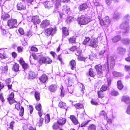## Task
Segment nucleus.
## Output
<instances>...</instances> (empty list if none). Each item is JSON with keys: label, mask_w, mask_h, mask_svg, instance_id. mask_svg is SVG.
Returning <instances> with one entry per match:
<instances>
[{"label": "nucleus", "mask_w": 130, "mask_h": 130, "mask_svg": "<svg viewBox=\"0 0 130 130\" xmlns=\"http://www.w3.org/2000/svg\"><path fill=\"white\" fill-rule=\"evenodd\" d=\"M107 60V66L104 65L102 67L101 65L99 64L95 66V69L96 70L98 74L100 75V76L102 75L103 71L105 70H108L109 67L111 69H112L114 66L115 61L113 57L111 56L109 57H108Z\"/></svg>", "instance_id": "nucleus-1"}, {"label": "nucleus", "mask_w": 130, "mask_h": 130, "mask_svg": "<svg viewBox=\"0 0 130 130\" xmlns=\"http://www.w3.org/2000/svg\"><path fill=\"white\" fill-rule=\"evenodd\" d=\"M77 20L78 23L80 25H84L90 22V19L89 17H86L84 15H82L78 18Z\"/></svg>", "instance_id": "nucleus-2"}, {"label": "nucleus", "mask_w": 130, "mask_h": 130, "mask_svg": "<svg viewBox=\"0 0 130 130\" xmlns=\"http://www.w3.org/2000/svg\"><path fill=\"white\" fill-rule=\"evenodd\" d=\"M129 22L128 21H124L121 24L120 28L124 30L122 34L123 35H127V34L129 33Z\"/></svg>", "instance_id": "nucleus-3"}, {"label": "nucleus", "mask_w": 130, "mask_h": 130, "mask_svg": "<svg viewBox=\"0 0 130 130\" xmlns=\"http://www.w3.org/2000/svg\"><path fill=\"white\" fill-rule=\"evenodd\" d=\"M8 25L10 28L16 27L18 25L17 20L16 19H11L8 21Z\"/></svg>", "instance_id": "nucleus-4"}, {"label": "nucleus", "mask_w": 130, "mask_h": 130, "mask_svg": "<svg viewBox=\"0 0 130 130\" xmlns=\"http://www.w3.org/2000/svg\"><path fill=\"white\" fill-rule=\"evenodd\" d=\"M52 61V60L49 58L42 57L39 59V62L40 64H41L43 63L48 64L51 63Z\"/></svg>", "instance_id": "nucleus-5"}, {"label": "nucleus", "mask_w": 130, "mask_h": 130, "mask_svg": "<svg viewBox=\"0 0 130 130\" xmlns=\"http://www.w3.org/2000/svg\"><path fill=\"white\" fill-rule=\"evenodd\" d=\"M100 20V24L101 25H106L108 26L110 23V21L108 17H106L103 19H100L99 18Z\"/></svg>", "instance_id": "nucleus-6"}, {"label": "nucleus", "mask_w": 130, "mask_h": 130, "mask_svg": "<svg viewBox=\"0 0 130 130\" xmlns=\"http://www.w3.org/2000/svg\"><path fill=\"white\" fill-rule=\"evenodd\" d=\"M56 32L55 29H53L52 28H50L45 29V34L47 36H49L50 35H52L55 33Z\"/></svg>", "instance_id": "nucleus-7"}, {"label": "nucleus", "mask_w": 130, "mask_h": 130, "mask_svg": "<svg viewBox=\"0 0 130 130\" xmlns=\"http://www.w3.org/2000/svg\"><path fill=\"white\" fill-rule=\"evenodd\" d=\"M20 103H17L15 106V108L18 110H19L20 109V115L21 116H22L23 115L24 109L23 107L22 106L20 108Z\"/></svg>", "instance_id": "nucleus-8"}, {"label": "nucleus", "mask_w": 130, "mask_h": 130, "mask_svg": "<svg viewBox=\"0 0 130 130\" xmlns=\"http://www.w3.org/2000/svg\"><path fill=\"white\" fill-rule=\"evenodd\" d=\"M32 22L35 25H37L40 23L41 20L39 17L38 16H35L32 17Z\"/></svg>", "instance_id": "nucleus-9"}, {"label": "nucleus", "mask_w": 130, "mask_h": 130, "mask_svg": "<svg viewBox=\"0 0 130 130\" xmlns=\"http://www.w3.org/2000/svg\"><path fill=\"white\" fill-rule=\"evenodd\" d=\"M50 21L47 20H45L42 22L40 24V27L42 28H45L50 25Z\"/></svg>", "instance_id": "nucleus-10"}, {"label": "nucleus", "mask_w": 130, "mask_h": 130, "mask_svg": "<svg viewBox=\"0 0 130 130\" xmlns=\"http://www.w3.org/2000/svg\"><path fill=\"white\" fill-rule=\"evenodd\" d=\"M98 43L97 39H93L90 40L89 45L92 47L95 48L97 47Z\"/></svg>", "instance_id": "nucleus-11"}, {"label": "nucleus", "mask_w": 130, "mask_h": 130, "mask_svg": "<svg viewBox=\"0 0 130 130\" xmlns=\"http://www.w3.org/2000/svg\"><path fill=\"white\" fill-rule=\"evenodd\" d=\"M40 82L43 83L47 82L48 79L47 76L45 74H43L39 78Z\"/></svg>", "instance_id": "nucleus-12"}, {"label": "nucleus", "mask_w": 130, "mask_h": 130, "mask_svg": "<svg viewBox=\"0 0 130 130\" xmlns=\"http://www.w3.org/2000/svg\"><path fill=\"white\" fill-rule=\"evenodd\" d=\"M88 6L87 3H84L80 5L78 7V9L79 11H84L88 8Z\"/></svg>", "instance_id": "nucleus-13"}, {"label": "nucleus", "mask_w": 130, "mask_h": 130, "mask_svg": "<svg viewBox=\"0 0 130 130\" xmlns=\"http://www.w3.org/2000/svg\"><path fill=\"white\" fill-rule=\"evenodd\" d=\"M53 4L52 1H47L44 3V5L46 8L49 9L53 7Z\"/></svg>", "instance_id": "nucleus-14"}, {"label": "nucleus", "mask_w": 130, "mask_h": 130, "mask_svg": "<svg viewBox=\"0 0 130 130\" xmlns=\"http://www.w3.org/2000/svg\"><path fill=\"white\" fill-rule=\"evenodd\" d=\"M19 62L20 64L22 65L23 68L24 69H27L28 67V65L26 63L24 62V61L23 59L21 58L19 60Z\"/></svg>", "instance_id": "nucleus-15"}, {"label": "nucleus", "mask_w": 130, "mask_h": 130, "mask_svg": "<svg viewBox=\"0 0 130 130\" xmlns=\"http://www.w3.org/2000/svg\"><path fill=\"white\" fill-rule=\"evenodd\" d=\"M117 51L120 54L123 55L125 53L126 50L125 48L122 47H119L118 48Z\"/></svg>", "instance_id": "nucleus-16"}, {"label": "nucleus", "mask_w": 130, "mask_h": 130, "mask_svg": "<svg viewBox=\"0 0 130 130\" xmlns=\"http://www.w3.org/2000/svg\"><path fill=\"white\" fill-rule=\"evenodd\" d=\"M122 101L124 102L126 104H128L130 102V99L127 96H124L122 98Z\"/></svg>", "instance_id": "nucleus-17"}, {"label": "nucleus", "mask_w": 130, "mask_h": 130, "mask_svg": "<svg viewBox=\"0 0 130 130\" xmlns=\"http://www.w3.org/2000/svg\"><path fill=\"white\" fill-rule=\"evenodd\" d=\"M56 1V9H58V11L60 12H62L61 10L59 9L60 6V0H52V1Z\"/></svg>", "instance_id": "nucleus-18"}, {"label": "nucleus", "mask_w": 130, "mask_h": 130, "mask_svg": "<svg viewBox=\"0 0 130 130\" xmlns=\"http://www.w3.org/2000/svg\"><path fill=\"white\" fill-rule=\"evenodd\" d=\"M57 122L59 125H63L66 122V120L65 118H61L57 121Z\"/></svg>", "instance_id": "nucleus-19"}, {"label": "nucleus", "mask_w": 130, "mask_h": 130, "mask_svg": "<svg viewBox=\"0 0 130 130\" xmlns=\"http://www.w3.org/2000/svg\"><path fill=\"white\" fill-rule=\"evenodd\" d=\"M29 78L33 79L35 78L37 76L36 73L34 71H30L29 73Z\"/></svg>", "instance_id": "nucleus-20"}, {"label": "nucleus", "mask_w": 130, "mask_h": 130, "mask_svg": "<svg viewBox=\"0 0 130 130\" xmlns=\"http://www.w3.org/2000/svg\"><path fill=\"white\" fill-rule=\"evenodd\" d=\"M17 7L18 10H19L25 9H26L25 6L24 5H23L21 3H18V4Z\"/></svg>", "instance_id": "nucleus-21"}, {"label": "nucleus", "mask_w": 130, "mask_h": 130, "mask_svg": "<svg viewBox=\"0 0 130 130\" xmlns=\"http://www.w3.org/2000/svg\"><path fill=\"white\" fill-rule=\"evenodd\" d=\"M63 11V13H66L67 14L68 12L70 10V8L67 5H64L63 6V8L62 9Z\"/></svg>", "instance_id": "nucleus-22"}, {"label": "nucleus", "mask_w": 130, "mask_h": 130, "mask_svg": "<svg viewBox=\"0 0 130 130\" xmlns=\"http://www.w3.org/2000/svg\"><path fill=\"white\" fill-rule=\"evenodd\" d=\"M70 65L72 70H74L76 68V62L75 60H72L70 62Z\"/></svg>", "instance_id": "nucleus-23"}, {"label": "nucleus", "mask_w": 130, "mask_h": 130, "mask_svg": "<svg viewBox=\"0 0 130 130\" xmlns=\"http://www.w3.org/2000/svg\"><path fill=\"white\" fill-rule=\"evenodd\" d=\"M70 118L74 124L76 125L78 123V121L74 116L71 115Z\"/></svg>", "instance_id": "nucleus-24"}, {"label": "nucleus", "mask_w": 130, "mask_h": 130, "mask_svg": "<svg viewBox=\"0 0 130 130\" xmlns=\"http://www.w3.org/2000/svg\"><path fill=\"white\" fill-rule=\"evenodd\" d=\"M117 85L118 88L120 90L122 89L124 87L122 83L120 80H119L117 81Z\"/></svg>", "instance_id": "nucleus-25"}, {"label": "nucleus", "mask_w": 130, "mask_h": 130, "mask_svg": "<svg viewBox=\"0 0 130 130\" xmlns=\"http://www.w3.org/2000/svg\"><path fill=\"white\" fill-rule=\"evenodd\" d=\"M10 15L7 13L2 14L1 18L4 21L6 20L7 19L10 17Z\"/></svg>", "instance_id": "nucleus-26"}, {"label": "nucleus", "mask_w": 130, "mask_h": 130, "mask_svg": "<svg viewBox=\"0 0 130 130\" xmlns=\"http://www.w3.org/2000/svg\"><path fill=\"white\" fill-rule=\"evenodd\" d=\"M121 38L120 36L118 35L112 38L111 39V40L112 42H116L120 40Z\"/></svg>", "instance_id": "nucleus-27"}, {"label": "nucleus", "mask_w": 130, "mask_h": 130, "mask_svg": "<svg viewBox=\"0 0 130 130\" xmlns=\"http://www.w3.org/2000/svg\"><path fill=\"white\" fill-rule=\"evenodd\" d=\"M62 32L63 35L65 36H67L69 35L68 30L65 27L62 28Z\"/></svg>", "instance_id": "nucleus-28"}, {"label": "nucleus", "mask_w": 130, "mask_h": 130, "mask_svg": "<svg viewBox=\"0 0 130 130\" xmlns=\"http://www.w3.org/2000/svg\"><path fill=\"white\" fill-rule=\"evenodd\" d=\"M56 86L55 85H52L49 87V89L51 92H54L56 90Z\"/></svg>", "instance_id": "nucleus-29"}, {"label": "nucleus", "mask_w": 130, "mask_h": 130, "mask_svg": "<svg viewBox=\"0 0 130 130\" xmlns=\"http://www.w3.org/2000/svg\"><path fill=\"white\" fill-rule=\"evenodd\" d=\"M96 126L93 124L89 125L88 127V130H96Z\"/></svg>", "instance_id": "nucleus-30"}, {"label": "nucleus", "mask_w": 130, "mask_h": 130, "mask_svg": "<svg viewBox=\"0 0 130 130\" xmlns=\"http://www.w3.org/2000/svg\"><path fill=\"white\" fill-rule=\"evenodd\" d=\"M19 64L17 63H15L13 66L12 69L15 72L18 71L19 70Z\"/></svg>", "instance_id": "nucleus-31"}, {"label": "nucleus", "mask_w": 130, "mask_h": 130, "mask_svg": "<svg viewBox=\"0 0 130 130\" xmlns=\"http://www.w3.org/2000/svg\"><path fill=\"white\" fill-rule=\"evenodd\" d=\"M59 106L61 108L65 109H66L67 108L66 104L62 102H61L59 103Z\"/></svg>", "instance_id": "nucleus-32"}, {"label": "nucleus", "mask_w": 130, "mask_h": 130, "mask_svg": "<svg viewBox=\"0 0 130 130\" xmlns=\"http://www.w3.org/2000/svg\"><path fill=\"white\" fill-rule=\"evenodd\" d=\"M122 42L125 44H128L130 43V40L128 38H124L122 40Z\"/></svg>", "instance_id": "nucleus-33"}, {"label": "nucleus", "mask_w": 130, "mask_h": 130, "mask_svg": "<svg viewBox=\"0 0 130 130\" xmlns=\"http://www.w3.org/2000/svg\"><path fill=\"white\" fill-rule=\"evenodd\" d=\"M74 106L76 109H81L83 107V105L80 103H77L74 105Z\"/></svg>", "instance_id": "nucleus-34"}, {"label": "nucleus", "mask_w": 130, "mask_h": 130, "mask_svg": "<svg viewBox=\"0 0 130 130\" xmlns=\"http://www.w3.org/2000/svg\"><path fill=\"white\" fill-rule=\"evenodd\" d=\"M112 74L113 76L115 77L120 76L122 75L121 73L115 71H113L112 73Z\"/></svg>", "instance_id": "nucleus-35"}, {"label": "nucleus", "mask_w": 130, "mask_h": 130, "mask_svg": "<svg viewBox=\"0 0 130 130\" xmlns=\"http://www.w3.org/2000/svg\"><path fill=\"white\" fill-rule=\"evenodd\" d=\"M1 69L3 73H6L8 70V67L7 66H6L4 67H2Z\"/></svg>", "instance_id": "nucleus-36"}, {"label": "nucleus", "mask_w": 130, "mask_h": 130, "mask_svg": "<svg viewBox=\"0 0 130 130\" xmlns=\"http://www.w3.org/2000/svg\"><path fill=\"white\" fill-rule=\"evenodd\" d=\"M50 115L47 114L45 116V123L46 124L48 123L50 121Z\"/></svg>", "instance_id": "nucleus-37"}, {"label": "nucleus", "mask_w": 130, "mask_h": 130, "mask_svg": "<svg viewBox=\"0 0 130 130\" xmlns=\"http://www.w3.org/2000/svg\"><path fill=\"white\" fill-rule=\"evenodd\" d=\"M101 91H98V94L99 98H102L104 96V94Z\"/></svg>", "instance_id": "nucleus-38"}, {"label": "nucleus", "mask_w": 130, "mask_h": 130, "mask_svg": "<svg viewBox=\"0 0 130 130\" xmlns=\"http://www.w3.org/2000/svg\"><path fill=\"white\" fill-rule=\"evenodd\" d=\"M89 75L91 77H94L95 75V72L93 71L92 69H90L89 70Z\"/></svg>", "instance_id": "nucleus-39"}, {"label": "nucleus", "mask_w": 130, "mask_h": 130, "mask_svg": "<svg viewBox=\"0 0 130 130\" xmlns=\"http://www.w3.org/2000/svg\"><path fill=\"white\" fill-rule=\"evenodd\" d=\"M40 94L37 91L36 92L35 94V98L37 101H39L40 100Z\"/></svg>", "instance_id": "nucleus-40"}, {"label": "nucleus", "mask_w": 130, "mask_h": 130, "mask_svg": "<svg viewBox=\"0 0 130 130\" xmlns=\"http://www.w3.org/2000/svg\"><path fill=\"white\" fill-rule=\"evenodd\" d=\"M107 87L105 85H102L100 88V90L102 91H104L107 90Z\"/></svg>", "instance_id": "nucleus-41"}, {"label": "nucleus", "mask_w": 130, "mask_h": 130, "mask_svg": "<svg viewBox=\"0 0 130 130\" xmlns=\"http://www.w3.org/2000/svg\"><path fill=\"white\" fill-rule=\"evenodd\" d=\"M80 90L81 91L82 94H83L84 93V91L85 90V88L84 86L82 84H81L80 85Z\"/></svg>", "instance_id": "nucleus-42"}, {"label": "nucleus", "mask_w": 130, "mask_h": 130, "mask_svg": "<svg viewBox=\"0 0 130 130\" xmlns=\"http://www.w3.org/2000/svg\"><path fill=\"white\" fill-rule=\"evenodd\" d=\"M73 77H69L68 79V81H69L70 82H73L75 78V76L74 74H73Z\"/></svg>", "instance_id": "nucleus-43"}, {"label": "nucleus", "mask_w": 130, "mask_h": 130, "mask_svg": "<svg viewBox=\"0 0 130 130\" xmlns=\"http://www.w3.org/2000/svg\"><path fill=\"white\" fill-rule=\"evenodd\" d=\"M59 125L57 122L55 123L54 124L52 127L53 129H56L59 128Z\"/></svg>", "instance_id": "nucleus-44"}, {"label": "nucleus", "mask_w": 130, "mask_h": 130, "mask_svg": "<svg viewBox=\"0 0 130 130\" xmlns=\"http://www.w3.org/2000/svg\"><path fill=\"white\" fill-rule=\"evenodd\" d=\"M113 17L115 19H118L120 17V14L118 12H115L114 13Z\"/></svg>", "instance_id": "nucleus-45"}, {"label": "nucleus", "mask_w": 130, "mask_h": 130, "mask_svg": "<svg viewBox=\"0 0 130 130\" xmlns=\"http://www.w3.org/2000/svg\"><path fill=\"white\" fill-rule=\"evenodd\" d=\"M69 41L70 43H75L76 41V39L74 37H72L69 39Z\"/></svg>", "instance_id": "nucleus-46"}, {"label": "nucleus", "mask_w": 130, "mask_h": 130, "mask_svg": "<svg viewBox=\"0 0 130 130\" xmlns=\"http://www.w3.org/2000/svg\"><path fill=\"white\" fill-rule=\"evenodd\" d=\"M96 55L94 54L89 55V59L91 60H92L96 57Z\"/></svg>", "instance_id": "nucleus-47"}, {"label": "nucleus", "mask_w": 130, "mask_h": 130, "mask_svg": "<svg viewBox=\"0 0 130 130\" xmlns=\"http://www.w3.org/2000/svg\"><path fill=\"white\" fill-rule=\"evenodd\" d=\"M36 108L37 110L40 111L41 108V106L40 104H37L36 106Z\"/></svg>", "instance_id": "nucleus-48"}, {"label": "nucleus", "mask_w": 130, "mask_h": 130, "mask_svg": "<svg viewBox=\"0 0 130 130\" xmlns=\"http://www.w3.org/2000/svg\"><path fill=\"white\" fill-rule=\"evenodd\" d=\"M74 89V87L73 86L71 87H68V90L70 93L72 94L73 92Z\"/></svg>", "instance_id": "nucleus-49"}, {"label": "nucleus", "mask_w": 130, "mask_h": 130, "mask_svg": "<svg viewBox=\"0 0 130 130\" xmlns=\"http://www.w3.org/2000/svg\"><path fill=\"white\" fill-rule=\"evenodd\" d=\"M85 38L83 42V44L85 45L90 40V38L89 37H86Z\"/></svg>", "instance_id": "nucleus-50"}, {"label": "nucleus", "mask_w": 130, "mask_h": 130, "mask_svg": "<svg viewBox=\"0 0 130 130\" xmlns=\"http://www.w3.org/2000/svg\"><path fill=\"white\" fill-rule=\"evenodd\" d=\"M123 19L124 20L128 21L130 19V15L128 14H127L124 16Z\"/></svg>", "instance_id": "nucleus-51"}, {"label": "nucleus", "mask_w": 130, "mask_h": 130, "mask_svg": "<svg viewBox=\"0 0 130 130\" xmlns=\"http://www.w3.org/2000/svg\"><path fill=\"white\" fill-rule=\"evenodd\" d=\"M14 94L13 92L11 93L10 94L9 97L7 99L8 100L13 99L14 96Z\"/></svg>", "instance_id": "nucleus-52"}, {"label": "nucleus", "mask_w": 130, "mask_h": 130, "mask_svg": "<svg viewBox=\"0 0 130 130\" xmlns=\"http://www.w3.org/2000/svg\"><path fill=\"white\" fill-rule=\"evenodd\" d=\"M43 119L42 118H40L39 120V127L42 126V123L43 122Z\"/></svg>", "instance_id": "nucleus-53"}, {"label": "nucleus", "mask_w": 130, "mask_h": 130, "mask_svg": "<svg viewBox=\"0 0 130 130\" xmlns=\"http://www.w3.org/2000/svg\"><path fill=\"white\" fill-rule=\"evenodd\" d=\"M111 94L112 95L116 96L118 95L119 93L118 92L113 90L111 92Z\"/></svg>", "instance_id": "nucleus-54"}, {"label": "nucleus", "mask_w": 130, "mask_h": 130, "mask_svg": "<svg viewBox=\"0 0 130 130\" xmlns=\"http://www.w3.org/2000/svg\"><path fill=\"white\" fill-rule=\"evenodd\" d=\"M100 116H103L104 117H105L106 116V113L104 111H102L100 112Z\"/></svg>", "instance_id": "nucleus-55"}, {"label": "nucleus", "mask_w": 130, "mask_h": 130, "mask_svg": "<svg viewBox=\"0 0 130 130\" xmlns=\"http://www.w3.org/2000/svg\"><path fill=\"white\" fill-rule=\"evenodd\" d=\"M97 130H104L101 125L99 124L97 127Z\"/></svg>", "instance_id": "nucleus-56"}, {"label": "nucleus", "mask_w": 130, "mask_h": 130, "mask_svg": "<svg viewBox=\"0 0 130 130\" xmlns=\"http://www.w3.org/2000/svg\"><path fill=\"white\" fill-rule=\"evenodd\" d=\"M18 31L19 33L21 35H23L24 33V30L21 28H20Z\"/></svg>", "instance_id": "nucleus-57"}, {"label": "nucleus", "mask_w": 130, "mask_h": 130, "mask_svg": "<svg viewBox=\"0 0 130 130\" xmlns=\"http://www.w3.org/2000/svg\"><path fill=\"white\" fill-rule=\"evenodd\" d=\"M8 100L9 102V104L11 105L13 103H14L15 102H16L13 99Z\"/></svg>", "instance_id": "nucleus-58"}, {"label": "nucleus", "mask_w": 130, "mask_h": 130, "mask_svg": "<svg viewBox=\"0 0 130 130\" xmlns=\"http://www.w3.org/2000/svg\"><path fill=\"white\" fill-rule=\"evenodd\" d=\"M125 70L127 71H130V66L126 65L125 66Z\"/></svg>", "instance_id": "nucleus-59"}, {"label": "nucleus", "mask_w": 130, "mask_h": 130, "mask_svg": "<svg viewBox=\"0 0 130 130\" xmlns=\"http://www.w3.org/2000/svg\"><path fill=\"white\" fill-rule=\"evenodd\" d=\"M28 109L29 110L30 113L31 114L33 111V108L32 106L30 105L28 108Z\"/></svg>", "instance_id": "nucleus-60"}, {"label": "nucleus", "mask_w": 130, "mask_h": 130, "mask_svg": "<svg viewBox=\"0 0 130 130\" xmlns=\"http://www.w3.org/2000/svg\"><path fill=\"white\" fill-rule=\"evenodd\" d=\"M126 112L127 114L130 115V105L128 106Z\"/></svg>", "instance_id": "nucleus-61"}, {"label": "nucleus", "mask_w": 130, "mask_h": 130, "mask_svg": "<svg viewBox=\"0 0 130 130\" xmlns=\"http://www.w3.org/2000/svg\"><path fill=\"white\" fill-rule=\"evenodd\" d=\"M23 48L22 47H18L17 48V50L19 52H22Z\"/></svg>", "instance_id": "nucleus-62"}, {"label": "nucleus", "mask_w": 130, "mask_h": 130, "mask_svg": "<svg viewBox=\"0 0 130 130\" xmlns=\"http://www.w3.org/2000/svg\"><path fill=\"white\" fill-rule=\"evenodd\" d=\"M6 30L4 29H2L1 31L2 34V35L5 36L6 35Z\"/></svg>", "instance_id": "nucleus-63"}, {"label": "nucleus", "mask_w": 130, "mask_h": 130, "mask_svg": "<svg viewBox=\"0 0 130 130\" xmlns=\"http://www.w3.org/2000/svg\"><path fill=\"white\" fill-rule=\"evenodd\" d=\"M31 51L35 52L37 51L38 50V49L37 48L33 46L31 47Z\"/></svg>", "instance_id": "nucleus-64"}]
</instances>
